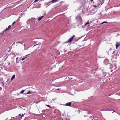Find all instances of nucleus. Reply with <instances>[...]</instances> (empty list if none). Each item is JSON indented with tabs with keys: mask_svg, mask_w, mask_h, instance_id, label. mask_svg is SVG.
<instances>
[{
	"mask_svg": "<svg viewBox=\"0 0 120 120\" xmlns=\"http://www.w3.org/2000/svg\"><path fill=\"white\" fill-rule=\"evenodd\" d=\"M116 63H115L114 65L110 64L109 68L111 70V72H112L114 70H115L117 68V67L116 65Z\"/></svg>",
	"mask_w": 120,
	"mask_h": 120,
	"instance_id": "nucleus-1",
	"label": "nucleus"
},
{
	"mask_svg": "<svg viewBox=\"0 0 120 120\" xmlns=\"http://www.w3.org/2000/svg\"><path fill=\"white\" fill-rule=\"evenodd\" d=\"M104 64L106 65H107L108 64H111L109 63V60L108 59H106L104 61Z\"/></svg>",
	"mask_w": 120,
	"mask_h": 120,
	"instance_id": "nucleus-2",
	"label": "nucleus"
},
{
	"mask_svg": "<svg viewBox=\"0 0 120 120\" xmlns=\"http://www.w3.org/2000/svg\"><path fill=\"white\" fill-rule=\"evenodd\" d=\"M75 35H74L71 38H69L67 41L64 42V43H69L71 42L73 39L75 37Z\"/></svg>",
	"mask_w": 120,
	"mask_h": 120,
	"instance_id": "nucleus-3",
	"label": "nucleus"
},
{
	"mask_svg": "<svg viewBox=\"0 0 120 120\" xmlns=\"http://www.w3.org/2000/svg\"><path fill=\"white\" fill-rule=\"evenodd\" d=\"M76 19L79 22H81L82 21L81 17L80 16H78L76 17Z\"/></svg>",
	"mask_w": 120,
	"mask_h": 120,
	"instance_id": "nucleus-4",
	"label": "nucleus"
},
{
	"mask_svg": "<svg viewBox=\"0 0 120 120\" xmlns=\"http://www.w3.org/2000/svg\"><path fill=\"white\" fill-rule=\"evenodd\" d=\"M117 54H115L114 55L113 57V59H113H115L116 60V59H117ZM116 60L115 61V62H116Z\"/></svg>",
	"mask_w": 120,
	"mask_h": 120,
	"instance_id": "nucleus-5",
	"label": "nucleus"
},
{
	"mask_svg": "<svg viewBox=\"0 0 120 120\" xmlns=\"http://www.w3.org/2000/svg\"><path fill=\"white\" fill-rule=\"evenodd\" d=\"M11 25H9L8 26V28H6L3 31L4 32H5L6 31L8 30H9L11 28Z\"/></svg>",
	"mask_w": 120,
	"mask_h": 120,
	"instance_id": "nucleus-6",
	"label": "nucleus"
},
{
	"mask_svg": "<svg viewBox=\"0 0 120 120\" xmlns=\"http://www.w3.org/2000/svg\"><path fill=\"white\" fill-rule=\"evenodd\" d=\"M120 42H116V49H117L118 47H119V46L120 45Z\"/></svg>",
	"mask_w": 120,
	"mask_h": 120,
	"instance_id": "nucleus-7",
	"label": "nucleus"
},
{
	"mask_svg": "<svg viewBox=\"0 0 120 120\" xmlns=\"http://www.w3.org/2000/svg\"><path fill=\"white\" fill-rule=\"evenodd\" d=\"M71 102H69L65 104V105L66 106H69L71 107Z\"/></svg>",
	"mask_w": 120,
	"mask_h": 120,
	"instance_id": "nucleus-8",
	"label": "nucleus"
},
{
	"mask_svg": "<svg viewBox=\"0 0 120 120\" xmlns=\"http://www.w3.org/2000/svg\"><path fill=\"white\" fill-rule=\"evenodd\" d=\"M15 75H14L12 76L11 79V81L12 80L15 78Z\"/></svg>",
	"mask_w": 120,
	"mask_h": 120,
	"instance_id": "nucleus-9",
	"label": "nucleus"
},
{
	"mask_svg": "<svg viewBox=\"0 0 120 120\" xmlns=\"http://www.w3.org/2000/svg\"><path fill=\"white\" fill-rule=\"evenodd\" d=\"M44 17V16H41V17H39L38 20V21L42 19Z\"/></svg>",
	"mask_w": 120,
	"mask_h": 120,
	"instance_id": "nucleus-10",
	"label": "nucleus"
},
{
	"mask_svg": "<svg viewBox=\"0 0 120 120\" xmlns=\"http://www.w3.org/2000/svg\"><path fill=\"white\" fill-rule=\"evenodd\" d=\"M30 54H28V55H26L25 56V57H26V58L27 57H29L30 56H29L30 55Z\"/></svg>",
	"mask_w": 120,
	"mask_h": 120,
	"instance_id": "nucleus-11",
	"label": "nucleus"
},
{
	"mask_svg": "<svg viewBox=\"0 0 120 120\" xmlns=\"http://www.w3.org/2000/svg\"><path fill=\"white\" fill-rule=\"evenodd\" d=\"M33 93V92H32L30 91H29L27 93V94H29L30 93Z\"/></svg>",
	"mask_w": 120,
	"mask_h": 120,
	"instance_id": "nucleus-12",
	"label": "nucleus"
},
{
	"mask_svg": "<svg viewBox=\"0 0 120 120\" xmlns=\"http://www.w3.org/2000/svg\"><path fill=\"white\" fill-rule=\"evenodd\" d=\"M58 0H52V3L56 2Z\"/></svg>",
	"mask_w": 120,
	"mask_h": 120,
	"instance_id": "nucleus-13",
	"label": "nucleus"
},
{
	"mask_svg": "<svg viewBox=\"0 0 120 120\" xmlns=\"http://www.w3.org/2000/svg\"><path fill=\"white\" fill-rule=\"evenodd\" d=\"M106 73L105 72H104L103 73V75L104 77H105L106 75Z\"/></svg>",
	"mask_w": 120,
	"mask_h": 120,
	"instance_id": "nucleus-14",
	"label": "nucleus"
},
{
	"mask_svg": "<svg viewBox=\"0 0 120 120\" xmlns=\"http://www.w3.org/2000/svg\"><path fill=\"white\" fill-rule=\"evenodd\" d=\"M107 22H105V21L104 22H102V23H101V24H102L104 23H107Z\"/></svg>",
	"mask_w": 120,
	"mask_h": 120,
	"instance_id": "nucleus-15",
	"label": "nucleus"
},
{
	"mask_svg": "<svg viewBox=\"0 0 120 120\" xmlns=\"http://www.w3.org/2000/svg\"><path fill=\"white\" fill-rule=\"evenodd\" d=\"M89 117L90 119H94V116H90V117Z\"/></svg>",
	"mask_w": 120,
	"mask_h": 120,
	"instance_id": "nucleus-16",
	"label": "nucleus"
},
{
	"mask_svg": "<svg viewBox=\"0 0 120 120\" xmlns=\"http://www.w3.org/2000/svg\"><path fill=\"white\" fill-rule=\"evenodd\" d=\"M19 115L20 116H21V117H23V116H24V115L23 114H22V115H21L20 114H19V115H18V116Z\"/></svg>",
	"mask_w": 120,
	"mask_h": 120,
	"instance_id": "nucleus-17",
	"label": "nucleus"
},
{
	"mask_svg": "<svg viewBox=\"0 0 120 120\" xmlns=\"http://www.w3.org/2000/svg\"><path fill=\"white\" fill-rule=\"evenodd\" d=\"M24 90H22L21 91V92H20V94L23 93L24 92Z\"/></svg>",
	"mask_w": 120,
	"mask_h": 120,
	"instance_id": "nucleus-18",
	"label": "nucleus"
},
{
	"mask_svg": "<svg viewBox=\"0 0 120 120\" xmlns=\"http://www.w3.org/2000/svg\"><path fill=\"white\" fill-rule=\"evenodd\" d=\"M89 22H87L86 23H85V26H86V25L89 24Z\"/></svg>",
	"mask_w": 120,
	"mask_h": 120,
	"instance_id": "nucleus-19",
	"label": "nucleus"
},
{
	"mask_svg": "<svg viewBox=\"0 0 120 120\" xmlns=\"http://www.w3.org/2000/svg\"><path fill=\"white\" fill-rule=\"evenodd\" d=\"M82 36L81 37H78V39H80V38H82L83 36Z\"/></svg>",
	"mask_w": 120,
	"mask_h": 120,
	"instance_id": "nucleus-20",
	"label": "nucleus"
},
{
	"mask_svg": "<svg viewBox=\"0 0 120 120\" xmlns=\"http://www.w3.org/2000/svg\"><path fill=\"white\" fill-rule=\"evenodd\" d=\"M46 105L48 107L50 108V107L49 105Z\"/></svg>",
	"mask_w": 120,
	"mask_h": 120,
	"instance_id": "nucleus-21",
	"label": "nucleus"
},
{
	"mask_svg": "<svg viewBox=\"0 0 120 120\" xmlns=\"http://www.w3.org/2000/svg\"><path fill=\"white\" fill-rule=\"evenodd\" d=\"M26 58V57H24L22 58V59L21 60L22 61L23 60H24L25 58Z\"/></svg>",
	"mask_w": 120,
	"mask_h": 120,
	"instance_id": "nucleus-22",
	"label": "nucleus"
},
{
	"mask_svg": "<svg viewBox=\"0 0 120 120\" xmlns=\"http://www.w3.org/2000/svg\"><path fill=\"white\" fill-rule=\"evenodd\" d=\"M39 0H35L34 2H35V3H36V2H37V1H38Z\"/></svg>",
	"mask_w": 120,
	"mask_h": 120,
	"instance_id": "nucleus-23",
	"label": "nucleus"
},
{
	"mask_svg": "<svg viewBox=\"0 0 120 120\" xmlns=\"http://www.w3.org/2000/svg\"><path fill=\"white\" fill-rule=\"evenodd\" d=\"M13 22V23L12 24H13V25H14L15 23V22Z\"/></svg>",
	"mask_w": 120,
	"mask_h": 120,
	"instance_id": "nucleus-24",
	"label": "nucleus"
},
{
	"mask_svg": "<svg viewBox=\"0 0 120 120\" xmlns=\"http://www.w3.org/2000/svg\"><path fill=\"white\" fill-rule=\"evenodd\" d=\"M56 98H55V99H52V101H54L55 100H56Z\"/></svg>",
	"mask_w": 120,
	"mask_h": 120,
	"instance_id": "nucleus-25",
	"label": "nucleus"
},
{
	"mask_svg": "<svg viewBox=\"0 0 120 120\" xmlns=\"http://www.w3.org/2000/svg\"><path fill=\"white\" fill-rule=\"evenodd\" d=\"M94 7H95V8H96L97 7V6L95 5H94Z\"/></svg>",
	"mask_w": 120,
	"mask_h": 120,
	"instance_id": "nucleus-26",
	"label": "nucleus"
},
{
	"mask_svg": "<svg viewBox=\"0 0 120 120\" xmlns=\"http://www.w3.org/2000/svg\"><path fill=\"white\" fill-rule=\"evenodd\" d=\"M91 120H97L96 119H92Z\"/></svg>",
	"mask_w": 120,
	"mask_h": 120,
	"instance_id": "nucleus-27",
	"label": "nucleus"
},
{
	"mask_svg": "<svg viewBox=\"0 0 120 120\" xmlns=\"http://www.w3.org/2000/svg\"><path fill=\"white\" fill-rule=\"evenodd\" d=\"M60 90V89H59V88H58V89H56V90Z\"/></svg>",
	"mask_w": 120,
	"mask_h": 120,
	"instance_id": "nucleus-28",
	"label": "nucleus"
},
{
	"mask_svg": "<svg viewBox=\"0 0 120 120\" xmlns=\"http://www.w3.org/2000/svg\"><path fill=\"white\" fill-rule=\"evenodd\" d=\"M94 0H90V1L91 2H92Z\"/></svg>",
	"mask_w": 120,
	"mask_h": 120,
	"instance_id": "nucleus-29",
	"label": "nucleus"
},
{
	"mask_svg": "<svg viewBox=\"0 0 120 120\" xmlns=\"http://www.w3.org/2000/svg\"><path fill=\"white\" fill-rule=\"evenodd\" d=\"M20 42H19V41H18L17 42H16V43H19Z\"/></svg>",
	"mask_w": 120,
	"mask_h": 120,
	"instance_id": "nucleus-30",
	"label": "nucleus"
},
{
	"mask_svg": "<svg viewBox=\"0 0 120 120\" xmlns=\"http://www.w3.org/2000/svg\"><path fill=\"white\" fill-rule=\"evenodd\" d=\"M38 44H36V45H35L34 46H36V45H38Z\"/></svg>",
	"mask_w": 120,
	"mask_h": 120,
	"instance_id": "nucleus-31",
	"label": "nucleus"
},
{
	"mask_svg": "<svg viewBox=\"0 0 120 120\" xmlns=\"http://www.w3.org/2000/svg\"><path fill=\"white\" fill-rule=\"evenodd\" d=\"M19 43H20V44H22V42H20Z\"/></svg>",
	"mask_w": 120,
	"mask_h": 120,
	"instance_id": "nucleus-32",
	"label": "nucleus"
},
{
	"mask_svg": "<svg viewBox=\"0 0 120 120\" xmlns=\"http://www.w3.org/2000/svg\"><path fill=\"white\" fill-rule=\"evenodd\" d=\"M18 57H17V58H16V60H17V59H18Z\"/></svg>",
	"mask_w": 120,
	"mask_h": 120,
	"instance_id": "nucleus-33",
	"label": "nucleus"
},
{
	"mask_svg": "<svg viewBox=\"0 0 120 120\" xmlns=\"http://www.w3.org/2000/svg\"><path fill=\"white\" fill-rule=\"evenodd\" d=\"M45 15V13H44V14L43 15V16H44V15Z\"/></svg>",
	"mask_w": 120,
	"mask_h": 120,
	"instance_id": "nucleus-34",
	"label": "nucleus"
},
{
	"mask_svg": "<svg viewBox=\"0 0 120 120\" xmlns=\"http://www.w3.org/2000/svg\"><path fill=\"white\" fill-rule=\"evenodd\" d=\"M44 111L43 110H42V112H44Z\"/></svg>",
	"mask_w": 120,
	"mask_h": 120,
	"instance_id": "nucleus-35",
	"label": "nucleus"
},
{
	"mask_svg": "<svg viewBox=\"0 0 120 120\" xmlns=\"http://www.w3.org/2000/svg\"><path fill=\"white\" fill-rule=\"evenodd\" d=\"M111 48H110V49H109V50H111Z\"/></svg>",
	"mask_w": 120,
	"mask_h": 120,
	"instance_id": "nucleus-36",
	"label": "nucleus"
},
{
	"mask_svg": "<svg viewBox=\"0 0 120 120\" xmlns=\"http://www.w3.org/2000/svg\"><path fill=\"white\" fill-rule=\"evenodd\" d=\"M2 86H4V84H3V85H2Z\"/></svg>",
	"mask_w": 120,
	"mask_h": 120,
	"instance_id": "nucleus-37",
	"label": "nucleus"
},
{
	"mask_svg": "<svg viewBox=\"0 0 120 120\" xmlns=\"http://www.w3.org/2000/svg\"><path fill=\"white\" fill-rule=\"evenodd\" d=\"M84 117H86V116H85V115H84Z\"/></svg>",
	"mask_w": 120,
	"mask_h": 120,
	"instance_id": "nucleus-38",
	"label": "nucleus"
},
{
	"mask_svg": "<svg viewBox=\"0 0 120 120\" xmlns=\"http://www.w3.org/2000/svg\"><path fill=\"white\" fill-rule=\"evenodd\" d=\"M13 25V24H12V25L11 26H12Z\"/></svg>",
	"mask_w": 120,
	"mask_h": 120,
	"instance_id": "nucleus-39",
	"label": "nucleus"
},
{
	"mask_svg": "<svg viewBox=\"0 0 120 120\" xmlns=\"http://www.w3.org/2000/svg\"><path fill=\"white\" fill-rule=\"evenodd\" d=\"M29 20H28L27 21H28Z\"/></svg>",
	"mask_w": 120,
	"mask_h": 120,
	"instance_id": "nucleus-40",
	"label": "nucleus"
},
{
	"mask_svg": "<svg viewBox=\"0 0 120 120\" xmlns=\"http://www.w3.org/2000/svg\"><path fill=\"white\" fill-rule=\"evenodd\" d=\"M10 64V63H9V64Z\"/></svg>",
	"mask_w": 120,
	"mask_h": 120,
	"instance_id": "nucleus-41",
	"label": "nucleus"
}]
</instances>
